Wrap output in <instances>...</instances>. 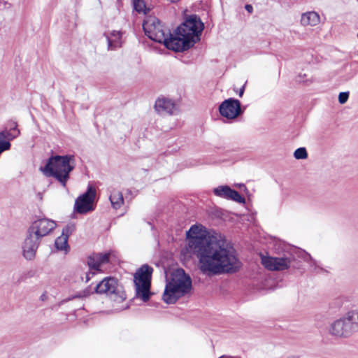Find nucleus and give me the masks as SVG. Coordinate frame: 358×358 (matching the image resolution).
<instances>
[{
  "label": "nucleus",
  "instance_id": "obj_15",
  "mask_svg": "<svg viewBox=\"0 0 358 358\" xmlns=\"http://www.w3.org/2000/svg\"><path fill=\"white\" fill-rule=\"evenodd\" d=\"M320 22V15L315 11H308L301 15V24L306 27H314L319 24Z\"/></svg>",
  "mask_w": 358,
  "mask_h": 358
},
{
  "label": "nucleus",
  "instance_id": "obj_17",
  "mask_svg": "<svg viewBox=\"0 0 358 358\" xmlns=\"http://www.w3.org/2000/svg\"><path fill=\"white\" fill-rule=\"evenodd\" d=\"M109 199L114 209H119L124 203V198L122 192L116 189L110 191Z\"/></svg>",
  "mask_w": 358,
  "mask_h": 358
},
{
  "label": "nucleus",
  "instance_id": "obj_10",
  "mask_svg": "<svg viewBox=\"0 0 358 358\" xmlns=\"http://www.w3.org/2000/svg\"><path fill=\"white\" fill-rule=\"evenodd\" d=\"M262 265L269 271H284L289 268L292 260L289 257H273L261 255Z\"/></svg>",
  "mask_w": 358,
  "mask_h": 358
},
{
  "label": "nucleus",
  "instance_id": "obj_5",
  "mask_svg": "<svg viewBox=\"0 0 358 358\" xmlns=\"http://www.w3.org/2000/svg\"><path fill=\"white\" fill-rule=\"evenodd\" d=\"M358 331V308L348 311L334 320L329 327V333L335 337L347 338Z\"/></svg>",
  "mask_w": 358,
  "mask_h": 358
},
{
  "label": "nucleus",
  "instance_id": "obj_7",
  "mask_svg": "<svg viewBox=\"0 0 358 358\" xmlns=\"http://www.w3.org/2000/svg\"><path fill=\"white\" fill-rule=\"evenodd\" d=\"M95 290L96 293L107 294L114 301H122L126 299L123 287L115 278H105L96 285Z\"/></svg>",
  "mask_w": 358,
  "mask_h": 358
},
{
  "label": "nucleus",
  "instance_id": "obj_4",
  "mask_svg": "<svg viewBox=\"0 0 358 358\" xmlns=\"http://www.w3.org/2000/svg\"><path fill=\"white\" fill-rule=\"evenodd\" d=\"M192 289V279L182 268L176 270L167 282L163 300L169 304L174 303L180 297L189 293Z\"/></svg>",
  "mask_w": 358,
  "mask_h": 358
},
{
  "label": "nucleus",
  "instance_id": "obj_9",
  "mask_svg": "<svg viewBox=\"0 0 358 358\" xmlns=\"http://www.w3.org/2000/svg\"><path fill=\"white\" fill-rule=\"evenodd\" d=\"M219 112L222 117L229 120H234L243 113L241 102L233 98L222 101L219 106Z\"/></svg>",
  "mask_w": 358,
  "mask_h": 358
},
{
  "label": "nucleus",
  "instance_id": "obj_22",
  "mask_svg": "<svg viewBox=\"0 0 358 358\" xmlns=\"http://www.w3.org/2000/svg\"><path fill=\"white\" fill-rule=\"evenodd\" d=\"M299 257H301L305 262L310 263L311 266H317V262L314 260L311 256L305 251H300Z\"/></svg>",
  "mask_w": 358,
  "mask_h": 358
},
{
  "label": "nucleus",
  "instance_id": "obj_8",
  "mask_svg": "<svg viewBox=\"0 0 358 358\" xmlns=\"http://www.w3.org/2000/svg\"><path fill=\"white\" fill-rule=\"evenodd\" d=\"M95 194V189L89 187L86 192L76 199L74 206L75 210L80 214H85L92 210V203Z\"/></svg>",
  "mask_w": 358,
  "mask_h": 358
},
{
  "label": "nucleus",
  "instance_id": "obj_21",
  "mask_svg": "<svg viewBox=\"0 0 358 358\" xmlns=\"http://www.w3.org/2000/svg\"><path fill=\"white\" fill-rule=\"evenodd\" d=\"M294 157L297 159H304L308 157V153L305 148H297L294 152Z\"/></svg>",
  "mask_w": 358,
  "mask_h": 358
},
{
  "label": "nucleus",
  "instance_id": "obj_23",
  "mask_svg": "<svg viewBox=\"0 0 358 358\" xmlns=\"http://www.w3.org/2000/svg\"><path fill=\"white\" fill-rule=\"evenodd\" d=\"M133 4L137 12H145V4L143 0H133Z\"/></svg>",
  "mask_w": 358,
  "mask_h": 358
},
{
  "label": "nucleus",
  "instance_id": "obj_29",
  "mask_svg": "<svg viewBox=\"0 0 358 358\" xmlns=\"http://www.w3.org/2000/svg\"><path fill=\"white\" fill-rule=\"evenodd\" d=\"M301 78V75H299V79L297 80L299 82H301V81H303V80H302Z\"/></svg>",
  "mask_w": 358,
  "mask_h": 358
},
{
  "label": "nucleus",
  "instance_id": "obj_6",
  "mask_svg": "<svg viewBox=\"0 0 358 358\" xmlns=\"http://www.w3.org/2000/svg\"><path fill=\"white\" fill-rule=\"evenodd\" d=\"M153 268L148 264L141 266L134 274V285L136 296L144 302L149 300L150 296L151 278Z\"/></svg>",
  "mask_w": 358,
  "mask_h": 358
},
{
  "label": "nucleus",
  "instance_id": "obj_16",
  "mask_svg": "<svg viewBox=\"0 0 358 358\" xmlns=\"http://www.w3.org/2000/svg\"><path fill=\"white\" fill-rule=\"evenodd\" d=\"M108 42L109 50H115L120 46L121 33L117 31H113L110 34H104Z\"/></svg>",
  "mask_w": 358,
  "mask_h": 358
},
{
  "label": "nucleus",
  "instance_id": "obj_25",
  "mask_svg": "<svg viewBox=\"0 0 358 358\" xmlns=\"http://www.w3.org/2000/svg\"><path fill=\"white\" fill-rule=\"evenodd\" d=\"M349 97V92H341L338 95V101L340 103L343 104L346 103Z\"/></svg>",
  "mask_w": 358,
  "mask_h": 358
},
{
  "label": "nucleus",
  "instance_id": "obj_19",
  "mask_svg": "<svg viewBox=\"0 0 358 358\" xmlns=\"http://www.w3.org/2000/svg\"><path fill=\"white\" fill-rule=\"evenodd\" d=\"M231 189H231L229 186H227V185L219 186L217 188L214 189L213 192L217 196L228 199L229 197V194H230L229 190H231Z\"/></svg>",
  "mask_w": 358,
  "mask_h": 358
},
{
  "label": "nucleus",
  "instance_id": "obj_13",
  "mask_svg": "<svg viewBox=\"0 0 358 358\" xmlns=\"http://www.w3.org/2000/svg\"><path fill=\"white\" fill-rule=\"evenodd\" d=\"M155 110L157 113L161 114H170L172 115L176 110V106L175 103L167 98H159L155 105Z\"/></svg>",
  "mask_w": 358,
  "mask_h": 358
},
{
  "label": "nucleus",
  "instance_id": "obj_31",
  "mask_svg": "<svg viewBox=\"0 0 358 358\" xmlns=\"http://www.w3.org/2000/svg\"><path fill=\"white\" fill-rule=\"evenodd\" d=\"M15 124H17V123H16V122H13V127H12V128H15Z\"/></svg>",
  "mask_w": 358,
  "mask_h": 358
},
{
  "label": "nucleus",
  "instance_id": "obj_14",
  "mask_svg": "<svg viewBox=\"0 0 358 358\" xmlns=\"http://www.w3.org/2000/svg\"><path fill=\"white\" fill-rule=\"evenodd\" d=\"M110 255L108 253L94 254L88 257L87 264L90 270L99 271L101 264H106L109 260Z\"/></svg>",
  "mask_w": 358,
  "mask_h": 358
},
{
  "label": "nucleus",
  "instance_id": "obj_33",
  "mask_svg": "<svg viewBox=\"0 0 358 358\" xmlns=\"http://www.w3.org/2000/svg\"><path fill=\"white\" fill-rule=\"evenodd\" d=\"M357 38H358V33H357Z\"/></svg>",
  "mask_w": 358,
  "mask_h": 358
},
{
  "label": "nucleus",
  "instance_id": "obj_20",
  "mask_svg": "<svg viewBox=\"0 0 358 358\" xmlns=\"http://www.w3.org/2000/svg\"><path fill=\"white\" fill-rule=\"evenodd\" d=\"M229 191V197L228 199L233 200L240 203H245V199L236 190L231 189Z\"/></svg>",
  "mask_w": 358,
  "mask_h": 358
},
{
  "label": "nucleus",
  "instance_id": "obj_30",
  "mask_svg": "<svg viewBox=\"0 0 358 358\" xmlns=\"http://www.w3.org/2000/svg\"><path fill=\"white\" fill-rule=\"evenodd\" d=\"M169 1H171V2H177V1H178L179 0H169Z\"/></svg>",
  "mask_w": 358,
  "mask_h": 358
},
{
  "label": "nucleus",
  "instance_id": "obj_32",
  "mask_svg": "<svg viewBox=\"0 0 358 358\" xmlns=\"http://www.w3.org/2000/svg\"><path fill=\"white\" fill-rule=\"evenodd\" d=\"M288 358H296V357H294V356H292V357H289Z\"/></svg>",
  "mask_w": 358,
  "mask_h": 358
},
{
  "label": "nucleus",
  "instance_id": "obj_28",
  "mask_svg": "<svg viewBox=\"0 0 358 358\" xmlns=\"http://www.w3.org/2000/svg\"><path fill=\"white\" fill-rule=\"evenodd\" d=\"M245 90V86L243 85L238 91V96L241 97L243 95Z\"/></svg>",
  "mask_w": 358,
  "mask_h": 358
},
{
  "label": "nucleus",
  "instance_id": "obj_26",
  "mask_svg": "<svg viewBox=\"0 0 358 358\" xmlns=\"http://www.w3.org/2000/svg\"><path fill=\"white\" fill-rule=\"evenodd\" d=\"M94 273H95L94 271L93 272L92 271H90L89 273H87L85 274V278H86L85 282H88L90 280L91 276L94 275Z\"/></svg>",
  "mask_w": 358,
  "mask_h": 358
},
{
  "label": "nucleus",
  "instance_id": "obj_2",
  "mask_svg": "<svg viewBox=\"0 0 358 358\" xmlns=\"http://www.w3.org/2000/svg\"><path fill=\"white\" fill-rule=\"evenodd\" d=\"M203 28V23L196 15L187 17L176 29L174 34H171L156 17L148 16L143 23L146 36L176 52H182L193 46L200 40Z\"/></svg>",
  "mask_w": 358,
  "mask_h": 358
},
{
  "label": "nucleus",
  "instance_id": "obj_24",
  "mask_svg": "<svg viewBox=\"0 0 358 358\" xmlns=\"http://www.w3.org/2000/svg\"><path fill=\"white\" fill-rule=\"evenodd\" d=\"M76 229V226L73 224L66 225L62 230V235H65L69 238V236Z\"/></svg>",
  "mask_w": 358,
  "mask_h": 358
},
{
  "label": "nucleus",
  "instance_id": "obj_3",
  "mask_svg": "<svg viewBox=\"0 0 358 358\" xmlns=\"http://www.w3.org/2000/svg\"><path fill=\"white\" fill-rule=\"evenodd\" d=\"M75 166L73 155H53L48 158L44 166L40 167V171L45 176L54 178L63 187H66L70 173Z\"/></svg>",
  "mask_w": 358,
  "mask_h": 358
},
{
  "label": "nucleus",
  "instance_id": "obj_1",
  "mask_svg": "<svg viewBox=\"0 0 358 358\" xmlns=\"http://www.w3.org/2000/svg\"><path fill=\"white\" fill-rule=\"evenodd\" d=\"M201 232L198 225L187 231L188 248L198 258L201 271L211 275L239 271L242 263L225 238L219 234L203 237Z\"/></svg>",
  "mask_w": 358,
  "mask_h": 358
},
{
  "label": "nucleus",
  "instance_id": "obj_27",
  "mask_svg": "<svg viewBox=\"0 0 358 358\" xmlns=\"http://www.w3.org/2000/svg\"><path fill=\"white\" fill-rule=\"evenodd\" d=\"M245 8L250 13H252L253 11V8L250 4H246Z\"/></svg>",
  "mask_w": 358,
  "mask_h": 358
},
{
  "label": "nucleus",
  "instance_id": "obj_18",
  "mask_svg": "<svg viewBox=\"0 0 358 358\" xmlns=\"http://www.w3.org/2000/svg\"><path fill=\"white\" fill-rule=\"evenodd\" d=\"M68 238L66 236L62 234L57 237L55 241L56 248L59 250L67 251L69 250Z\"/></svg>",
  "mask_w": 358,
  "mask_h": 358
},
{
  "label": "nucleus",
  "instance_id": "obj_12",
  "mask_svg": "<svg viewBox=\"0 0 358 358\" xmlns=\"http://www.w3.org/2000/svg\"><path fill=\"white\" fill-rule=\"evenodd\" d=\"M40 242L41 238L28 229L27 237L22 245V253L26 259L32 260L34 259Z\"/></svg>",
  "mask_w": 358,
  "mask_h": 358
},
{
  "label": "nucleus",
  "instance_id": "obj_11",
  "mask_svg": "<svg viewBox=\"0 0 358 358\" xmlns=\"http://www.w3.org/2000/svg\"><path fill=\"white\" fill-rule=\"evenodd\" d=\"M56 226L57 224L54 220L41 218L33 222L28 229L41 239L51 233Z\"/></svg>",
  "mask_w": 358,
  "mask_h": 358
}]
</instances>
